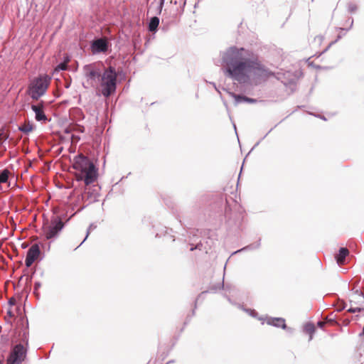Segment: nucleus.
<instances>
[{
  "label": "nucleus",
  "mask_w": 364,
  "mask_h": 364,
  "mask_svg": "<svg viewBox=\"0 0 364 364\" xmlns=\"http://www.w3.org/2000/svg\"><path fill=\"white\" fill-rule=\"evenodd\" d=\"M64 223L60 218H55L51 220L49 225L44 228L43 232L46 239L49 240L55 237L63 229Z\"/></svg>",
  "instance_id": "423d86ee"
},
{
  "label": "nucleus",
  "mask_w": 364,
  "mask_h": 364,
  "mask_svg": "<svg viewBox=\"0 0 364 364\" xmlns=\"http://www.w3.org/2000/svg\"><path fill=\"white\" fill-rule=\"evenodd\" d=\"M16 299L14 298V297H11L9 300V305L11 306H14L16 304Z\"/></svg>",
  "instance_id": "4be33fe9"
},
{
  "label": "nucleus",
  "mask_w": 364,
  "mask_h": 364,
  "mask_svg": "<svg viewBox=\"0 0 364 364\" xmlns=\"http://www.w3.org/2000/svg\"><path fill=\"white\" fill-rule=\"evenodd\" d=\"M316 328L314 323H307L304 326V331L306 333L309 334L310 336V339L312 338V335L315 332Z\"/></svg>",
  "instance_id": "2eb2a0df"
},
{
  "label": "nucleus",
  "mask_w": 364,
  "mask_h": 364,
  "mask_svg": "<svg viewBox=\"0 0 364 364\" xmlns=\"http://www.w3.org/2000/svg\"><path fill=\"white\" fill-rule=\"evenodd\" d=\"M235 99L239 101V100H242L244 101H246V102H254L255 100H252V99H250V98H248L247 97H241V96H239V95H235Z\"/></svg>",
  "instance_id": "412c9836"
},
{
  "label": "nucleus",
  "mask_w": 364,
  "mask_h": 364,
  "mask_svg": "<svg viewBox=\"0 0 364 364\" xmlns=\"http://www.w3.org/2000/svg\"><path fill=\"white\" fill-rule=\"evenodd\" d=\"M31 109L36 114L35 118L37 121L47 120V117L43 111V105L42 102L36 105H33L31 106Z\"/></svg>",
  "instance_id": "9d476101"
},
{
  "label": "nucleus",
  "mask_w": 364,
  "mask_h": 364,
  "mask_svg": "<svg viewBox=\"0 0 364 364\" xmlns=\"http://www.w3.org/2000/svg\"><path fill=\"white\" fill-rule=\"evenodd\" d=\"M68 60H65V62L63 63H60L56 68H55V70L58 71V70H67L68 68Z\"/></svg>",
  "instance_id": "6ab92c4d"
},
{
  "label": "nucleus",
  "mask_w": 364,
  "mask_h": 364,
  "mask_svg": "<svg viewBox=\"0 0 364 364\" xmlns=\"http://www.w3.org/2000/svg\"><path fill=\"white\" fill-rule=\"evenodd\" d=\"M40 255V249L38 245L35 244L33 245L28 250L25 264L27 267H29L32 265V264L34 262V261L38 258V257Z\"/></svg>",
  "instance_id": "6e6552de"
},
{
  "label": "nucleus",
  "mask_w": 364,
  "mask_h": 364,
  "mask_svg": "<svg viewBox=\"0 0 364 364\" xmlns=\"http://www.w3.org/2000/svg\"><path fill=\"white\" fill-rule=\"evenodd\" d=\"M223 61L228 75L240 83L258 85L274 76V73L262 63L257 55L242 48L228 49L223 56Z\"/></svg>",
  "instance_id": "f257e3e1"
},
{
  "label": "nucleus",
  "mask_w": 364,
  "mask_h": 364,
  "mask_svg": "<svg viewBox=\"0 0 364 364\" xmlns=\"http://www.w3.org/2000/svg\"><path fill=\"white\" fill-rule=\"evenodd\" d=\"M0 364H3V362L0 360Z\"/></svg>",
  "instance_id": "bb28decb"
},
{
  "label": "nucleus",
  "mask_w": 364,
  "mask_h": 364,
  "mask_svg": "<svg viewBox=\"0 0 364 364\" xmlns=\"http://www.w3.org/2000/svg\"><path fill=\"white\" fill-rule=\"evenodd\" d=\"M10 171L7 169H4L0 172V182H7L9 179V176L10 175Z\"/></svg>",
  "instance_id": "a211bd4d"
},
{
  "label": "nucleus",
  "mask_w": 364,
  "mask_h": 364,
  "mask_svg": "<svg viewBox=\"0 0 364 364\" xmlns=\"http://www.w3.org/2000/svg\"><path fill=\"white\" fill-rule=\"evenodd\" d=\"M325 322L324 321H318L317 325L320 327V328H323L325 325Z\"/></svg>",
  "instance_id": "5701e85b"
},
{
  "label": "nucleus",
  "mask_w": 364,
  "mask_h": 364,
  "mask_svg": "<svg viewBox=\"0 0 364 364\" xmlns=\"http://www.w3.org/2000/svg\"><path fill=\"white\" fill-rule=\"evenodd\" d=\"M267 323L276 327L286 328L285 320L282 318H271L267 320Z\"/></svg>",
  "instance_id": "ddd939ff"
},
{
  "label": "nucleus",
  "mask_w": 364,
  "mask_h": 364,
  "mask_svg": "<svg viewBox=\"0 0 364 364\" xmlns=\"http://www.w3.org/2000/svg\"><path fill=\"white\" fill-rule=\"evenodd\" d=\"M8 137H9V134L7 132H4L3 130H1L0 132V144H1V143L7 139Z\"/></svg>",
  "instance_id": "aec40b11"
},
{
  "label": "nucleus",
  "mask_w": 364,
  "mask_h": 364,
  "mask_svg": "<svg viewBox=\"0 0 364 364\" xmlns=\"http://www.w3.org/2000/svg\"><path fill=\"white\" fill-rule=\"evenodd\" d=\"M349 251L346 247H341L339 250V253L336 256L337 263L338 264H343L344 263L346 257L348 255Z\"/></svg>",
  "instance_id": "f8f14e48"
},
{
  "label": "nucleus",
  "mask_w": 364,
  "mask_h": 364,
  "mask_svg": "<svg viewBox=\"0 0 364 364\" xmlns=\"http://www.w3.org/2000/svg\"><path fill=\"white\" fill-rule=\"evenodd\" d=\"M19 129L26 134H28L33 131V124H30L29 122L24 123V124H23L21 127H19Z\"/></svg>",
  "instance_id": "f3484780"
},
{
  "label": "nucleus",
  "mask_w": 364,
  "mask_h": 364,
  "mask_svg": "<svg viewBox=\"0 0 364 364\" xmlns=\"http://www.w3.org/2000/svg\"><path fill=\"white\" fill-rule=\"evenodd\" d=\"M198 247H199V245H197L195 247H191V251H193V250H194L195 249L198 248Z\"/></svg>",
  "instance_id": "393cba45"
},
{
  "label": "nucleus",
  "mask_w": 364,
  "mask_h": 364,
  "mask_svg": "<svg viewBox=\"0 0 364 364\" xmlns=\"http://www.w3.org/2000/svg\"><path fill=\"white\" fill-rule=\"evenodd\" d=\"M26 357V349L22 344L15 346L7 358V364H21Z\"/></svg>",
  "instance_id": "39448f33"
},
{
  "label": "nucleus",
  "mask_w": 364,
  "mask_h": 364,
  "mask_svg": "<svg viewBox=\"0 0 364 364\" xmlns=\"http://www.w3.org/2000/svg\"><path fill=\"white\" fill-rule=\"evenodd\" d=\"M159 18L156 16H154L151 18V21L149 24V29L150 31H155L159 26Z\"/></svg>",
  "instance_id": "4468645a"
},
{
  "label": "nucleus",
  "mask_w": 364,
  "mask_h": 364,
  "mask_svg": "<svg viewBox=\"0 0 364 364\" xmlns=\"http://www.w3.org/2000/svg\"><path fill=\"white\" fill-rule=\"evenodd\" d=\"M50 79L48 76L40 77L33 80L29 86V95L33 100H38L46 92Z\"/></svg>",
  "instance_id": "20e7f679"
},
{
  "label": "nucleus",
  "mask_w": 364,
  "mask_h": 364,
  "mask_svg": "<svg viewBox=\"0 0 364 364\" xmlns=\"http://www.w3.org/2000/svg\"><path fill=\"white\" fill-rule=\"evenodd\" d=\"M83 73L85 81L82 85L85 89L93 88L106 97L115 92L117 74L114 67L105 68L102 63L96 62L85 65Z\"/></svg>",
  "instance_id": "f03ea898"
},
{
  "label": "nucleus",
  "mask_w": 364,
  "mask_h": 364,
  "mask_svg": "<svg viewBox=\"0 0 364 364\" xmlns=\"http://www.w3.org/2000/svg\"><path fill=\"white\" fill-rule=\"evenodd\" d=\"M59 188H62L63 186H59L60 183H56Z\"/></svg>",
  "instance_id": "a878e982"
},
{
  "label": "nucleus",
  "mask_w": 364,
  "mask_h": 364,
  "mask_svg": "<svg viewBox=\"0 0 364 364\" xmlns=\"http://www.w3.org/2000/svg\"><path fill=\"white\" fill-rule=\"evenodd\" d=\"M7 314L10 317L14 316V314H13L11 309H9Z\"/></svg>",
  "instance_id": "b1692460"
},
{
  "label": "nucleus",
  "mask_w": 364,
  "mask_h": 364,
  "mask_svg": "<svg viewBox=\"0 0 364 364\" xmlns=\"http://www.w3.org/2000/svg\"><path fill=\"white\" fill-rule=\"evenodd\" d=\"M92 47L97 52H105L107 49V42L104 39H97L93 42Z\"/></svg>",
  "instance_id": "9b49d317"
},
{
  "label": "nucleus",
  "mask_w": 364,
  "mask_h": 364,
  "mask_svg": "<svg viewBox=\"0 0 364 364\" xmlns=\"http://www.w3.org/2000/svg\"><path fill=\"white\" fill-rule=\"evenodd\" d=\"M356 295L354 299L350 300L351 307L348 310L350 312H360L364 309V296L362 291H356Z\"/></svg>",
  "instance_id": "0eeeda50"
},
{
  "label": "nucleus",
  "mask_w": 364,
  "mask_h": 364,
  "mask_svg": "<svg viewBox=\"0 0 364 364\" xmlns=\"http://www.w3.org/2000/svg\"><path fill=\"white\" fill-rule=\"evenodd\" d=\"M324 41V38L321 35H318L314 38L311 41L310 46L311 48L315 50L316 53H322L323 51H326L327 48L324 49L323 51L320 50L321 46L323 45Z\"/></svg>",
  "instance_id": "1a4fd4ad"
},
{
  "label": "nucleus",
  "mask_w": 364,
  "mask_h": 364,
  "mask_svg": "<svg viewBox=\"0 0 364 364\" xmlns=\"http://www.w3.org/2000/svg\"><path fill=\"white\" fill-rule=\"evenodd\" d=\"M17 186L16 183H0V193H6L9 189L14 188Z\"/></svg>",
  "instance_id": "dca6fc26"
},
{
  "label": "nucleus",
  "mask_w": 364,
  "mask_h": 364,
  "mask_svg": "<svg viewBox=\"0 0 364 364\" xmlns=\"http://www.w3.org/2000/svg\"><path fill=\"white\" fill-rule=\"evenodd\" d=\"M73 168L78 171L76 173L77 180L93 182L97 179V168L88 158L84 156L80 155L75 158Z\"/></svg>",
  "instance_id": "7ed1b4c3"
}]
</instances>
